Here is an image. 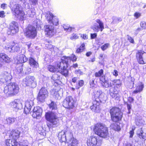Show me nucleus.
Masks as SVG:
<instances>
[{"label":"nucleus","mask_w":146,"mask_h":146,"mask_svg":"<svg viewBox=\"0 0 146 146\" xmlns=\"http://www.w3.org/2000/svg\"><path fill=\"white\" fill-rule=\"evenodd\" d=\"M16 120V118L14 117H8L6 118V123L8 125H10L14 122Z\"/></svg>","instance_id":"nucleus-34"},{"label":"nucleus","mask_w":146,"mask_h":146,"mask_svg":"<svg viewBox=\"0 0 146 146\" xmlns=\"http://www.w3.org/2000/svg\"><path fill=\"white\" fill-rule=\"evenodd\" d=\"M18 142L15 139H6L5 141V146H17Z\"/></svg>","instance_id":"nucleus-26"},{"label":"nucleus","mask_w":146,"mask_h":146,"mask_svg":"<svg viewBox=\"0 0 146 146\" xmlns=\"http://www.w3.org/2000/svg\"><path fill=\"white\" fill-rule=\"evenodd\" d=\"M60 78L59 76L56 74H54L52 77V79L54 81L58 80Z\"/></svg>","instance_id":"nucleus-46"},{"label":"nucleus","mask_w":146,"mask_h":146,"mask_svg":"<svg viewBox=\"0 0 146 146\" xmlns=\"http://www.w3.org/2000/svg\"><path fill=\"white\" fill-rule=\"evenodd\" d=\"M91 28L95 32H102L104 29V23L100 19H97L93 22Z\"/></svg>","instance_id":"nucleus-6"},{"label":"nucleus","mask_w":146,"mask_h":146,"mask_svg":"<svg viewBox=\"0 0 146 146\" xmlns=\"http://www.w3.org/2000/svg\"><path fill=\"white\" fill-rule=\"evenodd\" d=\"M46 98V97L45 96L38 94L37 97V100L38 102H43L44 101V100Z\"/></svg>","instance_id":"nucleus-39"},{"label":"nucleus","mask_w":146,"mask_h":146,"mask_svg":"<svg viewBox=\"0 0 146 146\" xmlns=\"http://www.w3.org/2000/svg\"><path fill=\"white\" fill-rule=\"evenodd\" d=\"M26 5H27V7H25V8H27L29 9V10L27 11V14L29 17H33L35 15L36 13L35 9L34 8H31L30 9H29V4L28 3H26ZM26 6V5H25Z\"/></svg>","instance_id":"nucleus-27"},{"label":"nucleus","mask_w":146,"mask_h":146,"mask_svg":"<svg viewBox=\"0 0 146 146\" xmlns=\"http://www.w3.org/2000/svg\"><path fill=\"white\" fill-rule=\"evenodd\" d=\"M42 112V110L40 107H35L32 112V116L34 118H37L41 116Z\"/></svg>","instance_id":"nucleus-22"},{"label":"nucleus","mask_w":146,"mask_h":146,"mask_svg":"<svg viewBox=\"0 0 146 146\" xmlns=\"http://www.w3.org/2000/svg\"><path fill=\"white\" fill-rule=\"evenodd\" d=\"M78 38V36L76 34H72L70 37V39L71 40H74Z\"/></svg>","instance_id":"nucleus-51"},{"label":"nucleus","mask_w":146,"mask_h":146,"mask_svg":"<svg viewBox=\"0 0 146 146\" xmlns=\"http://www.w3.org/2000/svg\"><path fill=\"white\" fill-rule=\"evenodd\" d=\"M94 80H92L90 82V85L91 88H94L95 87L96 85L94 84Z\"/></svg>","instance_id":"nucleus-59"},{"label":"nucleus","mask_w":146,"mask_h":146,"mask_svg":"<svg viewBox=\"0 0 146 146\" xmlns=\"http://www.w3.org/2000/svg\"><path fill=\"white\" fill-rule=\"evenodd\" d=\"M125 104H126L127 105V108L128 110L129 111V113H130V110L131 109V105L130 103H128L127 102H126Z\"/></svg>","instance_id":"nucleus-57"},{"label":"nucleus","mask_w":146,"mask_h":146,"mask_svg":"<svg viewBox=\"0 0 146 146\" xmlns=\"http://www.w3.org/2000/svg\"><path fill=\"white\" fill-rule=\"evenodd\" d=\"M64 30L68 32H70L74 30V28L70 27L69 25H64L63 26Z\"/></svg>","instance_id":"nucleus-41"},{"label":"nucleus","mask_w":146,"mask_h":146,"mask_svg":"<svg viewBox=\"0 0 146 146\" xmlns=\"http://www.w3.org/2000/svg\"><path fill=\"white\" fill-rule=\"evenodd\" d=\"M14 47L13 46H7L5 47L6 49L9 52H13Z\"/></svg>","instance_id":"nucleus-50"},{"label":"nucleus","mask_w":146,"mask_h":146,"mask_svg":"<svg viewBox=\"0 0 146 146\" xmlns=\"http://www.w3.org/2000/svg\"><path fill=\"white\" fill-rule=\"evenodd\" d=\"M15 62L17 64L22 63L26 62L28 60L27 58L23 54L17 55L14 58Z\"/></svg>","instance_id":"nucleus-20"},{"label":"nucleus","mask_w":146,"mask_h":146,"mask_svg":"<svg viewBox=\"0 0 146 146\" xmlns=\"http://www.w3.org/2000/svg\"><path fill=\"white\" fill-rule=\"evenodd\" d=\"M48 69L49 70L52 72H58V68L55 67L53 66L49 65L48 66Z\"/></svg>","instance_id":"nucleus-37"},{"label":"nucleus","mask_w":146,"mask_h":146,"mask_svg":"<svg viewBox=\"0 0 146 146\" xmlns=\"http://www.w3.org/2000/svg\"><path fill=\"white\" fill-rule=\"evenodd\" d=\"M120 123L118 122L111 124L110 127L111 128L115 131H119L121 128L119 125Z\"/></svg>","instance_id":"nucleus-31"},{"label":"nucleus","mask_w":146,"mask_h":146,"mask_svg":"<svg viewBox=\"0 0 146 146\" xmlns=\"http://www.w3.org/2000/svg\"><path fill=\"white\" fill-rule=\"evenodd\" d=\"M68 61L66 59L65 60H62L60 62H58L57 64V68L59 72L62 75L65 76L68 75V71L67 69Z\"/></svg>","instance_id":"nucleus-4"},{"label":"nucleus","mask_w":146,"mask_h":146,"mask_svg":"<svg viewBox=\"0 0 146 146\" xmlns=\"http://www.w3.org/2000/svg\"><path fill=\"white\" fill-rule=\"evenodd\" d=\"M65 134L66 136V141L67 142H68V141L73 138L72 134L69 131H66Z\"/></svg>","instance_id":"nucleus-38"},{"label":"nucleus","mask_w":146,"mask_h":146,"mask_svg":"<svg viewBox=\"0 0 146 146\" xmlns=\"http://www.w3.org/2000/svg\"><path fill=\"white\" fill-rule=\"evenodd\" d=\"M19 146H28V143L27 141H24L20 142L19 144Z\"/></svg>","instance_id":"nucleus-54"},{"label":"nucleus","mask_w":146,"mask_h":146,"mask_svg":"<svg viewBox=\"0 0 146 146\" xmlns=\"http://www.w3.org/2000/svg\"><path fill=\"white\" fill-rule=\"evenodd\" d=\"M112 73L113 75L115 76H117L118 75V72L116 70H114Z\"/></svg>","instance_id":"nucleus-61"},{"label":"nucleus","mask_w":146,"mask_h":146,"mask_svg":"<svg viewBox=\"0 0 146 146\" xmlns=\"http://www.w3.org/2000/svg\"><path fill=\"white\" fill-rule=\"evenodd\" d=\"M110 92L111 96L113 98L116 100L119 99L121 96L118 91L115 88H111L110 90Z\"/></svg>","instance_id":"nucleus-19"},{"label":"nucleus","mask_w":146,"mask_h":146,"mask_svg":"<svg viewBox=\"0 0 146 146\" xmlns=\"http://www.w3.org/2000/svg\"><path fill=\"white\" fill-rule=\"evenodd\" d=\"M97 36V34L96 33H91L90 34L91 38L92 39L96 38Z\"/></svg>","instance_id":"nucleus-58"},{"label":"nucleus","mask_w":146,"mask_h":146,"mask_svg":"<svg viewBox=\"0 0 146 146\" xmlns=\"http://www.w3.org/2000/svg\"><path fill=\"white\" fill-rule=\"evenodd\" d=\"M56 114L53 111L46 113L45 115V117L47 121L52 124H56L58 122V119Z\"/></svg>","instance_id":"nucleus-8"},{"label":"nucleus","mask_w":146,"mask_h":146,"mask_svg":"<svg viewBox=\"0 0 146 146\" xmlns=\"http://www.w3.org/2000/svg\"><path fill=\"white\" fill-rule=\"evenodd\" d=\"M13 47H14L13 52H17L20 49V48L19 46H13Z\"/></svg>","instance_id":"nucleus-60"},{"label":"nucleus","mask_w":146,"mask_h":146,"mask_svg":"<svg viewBox=\"0 0 146 146\" xmlns=\"http://www.w3.org/2000/svg\"><path fill=\"white\" fill-rule=\"evenodd\" d=\"M29 62L31 66L36 68L38 66V63L34 59L32 58H30L29 60Z\"/></svg>","instance_id":"nucleus-32"},{"label":"nucleus","mask_w":146,"mask_h":146,"mask_svg":"<svg viewBox=\"0 0 146 146\" xmlns=\"http://www.w3.org/2000/svg\"><path fill=\"white\" fill-rule=\"evenodd\" d=\"M51 93L54 98L57 100H60L62 96L63 90L62 89L58 90L56 89H53L51 90Z\"/></svg>","instance_id":"nucleus-18"},{"label":"nucleus","mask_w":146,"mask_h":146,"mask_svg":"<svg viewBox=\"0 0 146 146\" xmlns=\"http://www.w3.org/2000/svg\"><path fill=\"white\" fill-rule=\"evenodd\" d=\"M5 16V13L4 11H2L0 12V17L2 18L4 17Z\"/></svg>","instance_id":"nucleus-63"},{"label":"nucleus","mask_w":146,"mask_h":146,"mask_svg":"<svg viewBox=\"0 0 146 146\" xmlns=\"http://www.w3.org/2000/svg\"><path fill=\"white\" fill-rule=\"evenodd\" d=\"M98 44L99 45H100L104 43V41L101 39H99L98 40Z\"/></svg>","instance_id":"nucleus-62"},{"label":"nucleus","mask_w":146,"mask_h":146,"mask_svg":"<svg viewBox=\"0 0 146 146\" xmlns=\"http://www.w3.org/2000/svg\"><path fill=\"white\" fill-rule=\"evenodd\" d=\"M94 131L96 134L103 138H106L108 134V128L100 123H98L94 125Z\"/></svg>","instance_id":"nucleus-1"},{"label":"nucleus","mask_w":146,"mask_h":146,"mask_svg":"<svg viewBox=\"0 0 146 146\" xmlns=\"http://www.w3.org/2000/svg\"><path fill=\"white\" fill-rule=\"evenodd\" d=\"M69 146H76L78 144L77 140L74 138L67 142Z\"/></svg>","instance_id":"nucleus-35"},{"label":"nucleus","mask_w":146,"mask_h":146,"mask_svg":"<svg viewBox=\"0 0 146 146\" xmlns=\"http://www.w3.org/2000/svg\"><path fill=\"white\" fill-rule=\"evenodd\" d=\"M38 0H29V3L31 5L35 6L38 4Z\"/></svg>","instance_id":"nucleus-47"},{"label":"nucleus","mask_w":146,"mask_h":146,"mask_svg":"<svg viewBox=\"0 0 146 146\" xmlns=\"http://www.w3.org/2000/svg\"><path fill=\"white\" fill-rule=\"evenodd\" d=\"M18 30V26L17 22L13 21L10 25L7 33L8 35H12L16 33Z\"/></svg>","instance_id":"nucleus-15"},{"label":"nucleus","mask_w":146,"mask_h":146,"mask_svg":"<svg viewBox=\"0 0 146 146\" xmlns=\"http://www.w3.org/2000/svg\"><path fill=\"white\" fill-rule=\"evenodd\" d=\"M25 33L26 36L27 37L34 38L36 35V29L34 27L29 25L25 29Z\"/></svg>","instance_id":"nucleus-7"},{"label":"nucleus","mask_w":146,"mask_h":146,"mask_svg":"<svg viewBox=\"0 0 146 146\" xmlns=\"http://www.w3.org/2000/svg\"><path fill=\"white\" fill-rule=\"evenodd\" d=\"M19 88L17 84L10 83L4 88V92L7 95L11 96L17 94L19 92Z\"/></svg>","instance_id":"nucleus-2"},{"label":"nucleus","mask_w":146,"mask_h":146,"mask_svg":"<svg viewBox=\"0 0 146 146\" xmlns=\"http://www.w3.org/2000/svg\"><path fill=\"white\" fill-rule=\"evenodd\" d=\"M33 101L31 100H28L25 102V106L24 108V112L27 114L30 112L31 107L33 105Z\"/></svg>","instance_id":"nucleus-21"},{"label":"nucleus","mask_w":146,"mask_h":146,"mask_svg":"<svg viewBox=\"0 0 146 146\" xmlns=\"http://www.w3.org/2000/svg\"><path fill=\"white\" fill-rule=\"evenodd\" d=\"M127 38L128 40L129 41V42L131 43H133L134 41L133 39L130 36H129V35H127Z\"/></svg>","instance_id":"nucleus-56"},{"label":"nucleus","mask_w":146,"mask_h":146,"mask_svg":"<svg viewBox=\"0 0 146 146\" xmlns=\"http://www.w3.org/2000/svg\"><path fill=\"white\" fill-rule=\"evenodd\" d=\"M58 138L62 142H65L66 141V136L65 132L62 131L58 134Z\"/></svg>","instance_id":"nucleus-30"},{"label":"nucleus","mask_w":146,"mask_h":146,"mask_svg":"<svg viewBox=\"0 0 146 146\" xmlns=\"http://www.w3.org/2000/svg\"><path fill=\"white\" fill-rule=\"evenodd\" d=\"M103 74V70L102 69L100 70L98 72H96L95 74V76L96 77H101Z\"/></svg>","instance_id":"nucleus-43"},{"label":"nucleus","mask_w":146,"mask_h":146,"mask_svg":"<svg viewBox=\"0 0 146 146\" xmlns=\"http://www.w3.org/2000/svg\"><path fill=\"white\" fill-rule=\"evenodd\" d=\"M12 76L10 73L5 72L0 75V83H4L10 81Z\"/></svg>","instance_id":"nucleus-14"},{"label":"nucleus","mask_w":146,"mask_h":146,"mask_svg":"<svg viewBox=\"0 0 146 146\" xmlns=\"http://www.w3.org/2000/svg\"><path fill=\"white\" fill-rule=\"evenodd\" d=\"M136 58L138 62L141 64L146 63V52L141 50H139L136 53Z\"/></svg>","instance_id":"nucleus-11"},{"label":"nucleus","mask_w":146,"mask_h":146,"mask_svg":"<svg viewBox=\"0 0 146 146\" xmlns=\"http://www.w3.org/2000/svg\"><path fill=\"white\" fill-rule=\"evenodd\" d=\"M39 94L47 97L48 96V93L47 90L45 88H42L40 90Z\"/></svg>","instance_id":"nucleus-36"},{"label":"nucleus","mask_w":146,"mask_h":146,"mask_svg":"<svg viewBox=\"0 0 146 146\" xmlns=\"http://www.w3.org/2000/svg\"><path fill=\"white\" fill-rule=\"evenodd\" d=\"M140 26L142 29H146V23L144 21H142L141 22Z\"/></svg>","instance_id":"nucleus-53"},{"label":"nucleus","mask_w":146,"mask_h":146,"mask_svg":"<svg viewBox=\"0 0 146 146\" xmlns=\"http://www.w3.org/2000/svg\"><path fill=\"white\" fill-rule=\"evenodd\" d=\"M136 123L138 125H140L143 124V120L141 117H137L135 119Z\"/></svg>","instance_id":"nucleus-42"},{"label":"nucleus","mask_w":146,"mask_h":146,"mask_svg":"<svg viewBox=\"0 0 146 146\" xmlns=\"http://www.w3.org/2000/svg\"><path fill=\"white\" fill-rule=\"evenodd\" d=\"M100 79L102 85L106 88L111 87L113 84V83H111L109 80H106L104 76L101 77Z\"/></svg>","instance_id":"nucleus-23"},{"label":"nucleus","mask_w":146,"mask_h":146,"mask_svg":"<svg viewBox=\"0 0 146 146\" xmlns=\"http://www.w3.org/2000/svg\"><path fill=\"white\" fill-rule=\"evenodd\" d=\"M122 19L120 17H115L113 19V21L114 22L121 21Z\"/></svg>","instance_id":"nucleus-55"},{"label":"nucleus","mask_w":146,"mask_h":146,"mask_svg":"<svg viewBox=\"0 0 146 146\" xmlns=\"http://www.w3.org/2000/svg\"><path fill=\"white\" fill-rule=\"evenodd\" d=\"M91 142L92 146H101L102 143V140L99 137L94 136L91 137Z\"/></svg>","instance_id":"nucleus-16"},{"label":"nucleus","mask_w":146,"mask_h":146,"mask_svg":"<svg viewBox=\"0 0 146 146\" xmlns=\"http://www.w3.org/2000/svg\"><path fill=\"white\" fill-rule=\"evenodd\" d=\"M143 88V84L142 83H141L139 86H137L136 90L133 91V93L134 94H137L138 92H140L142 90Z\"/></svg>","instance_id":"nucleus-33"},{"label":"nucleus","mask_w":146,"mask_h":146,"mask_svg":"<svg viewBox=\"0 0 146 146\" xmlns=\"http://www.w3.org/2000/svg\"><path fill=\"white\" fill-rule=\"evenodd\" d=\"M75 73L77 74H82V72L80 70H78L75 71Z\"/></svg>","instance_id":"nucleus-64"},{"label":"nucleus","mask_w":146,"mask_h":146,"mask_svg":"<svg viewBox=\"0 0 146 146\" xmlns=\"http://www.w3.org/2000/svg\"><path fill=\"white\" fill-rule=\"evenodd\" d=\"M45 17L49 23H52L53 25L57 26L58 24V19L56 17H53V15L50 12H48L45 14Z\"/></svg>","instance_id":"nucleus-13"},{"label":"nucleus","mask_w":146,"mask_h":146,"mask_svg":"<svg viewBox=\"0 0 146 146\" xmlns=\"http://www.w3.org/2000/svg\"><path fill=\"white\" fill-rule=\"evenodd\" d=\"M110 113L111 114V119L113 121L117 122L121 120L123 113L118 108H113L110 109Z\"/></svg>","instance_id":"nucleus-3"},{"label":"nucleus","mask_w":146,"mask_h":146,"mask_svg":"<svg viewBox=\"0 0 146 146\" xmlns=\"http://www.w3.org/2000/svg\"><path fill=\"white\" fill-rule=\"evenodd\" d=\"M20 132L17 130H13L10 133L9 136L10 138L13 139H16L18 138L19 136Z\"/></svg>","instance_id":"nucleus-25"},{"label":"nucleus","mask_w":146,"mask_h":146,"mask_svg":"<svg viewBox=\"0 0 146 146\" xmlns=\"http://www.w3.org/2000/svg\"><path fill=\"white\" fill-rule=\"evenodd\" d=\"M102 93V91L100 90H99L94 93V97L96 100L99 98V97Z\"/></svg>","instance_id":"nucleus-44"},{"label":"nucleus","mask_w":146,"mask_h":146,"mask_svg":"<svg viewBox=\"0 0 146 146\" xmlns=\"http://www.w3.org/2000/svg\"><path fill=\"white\" fill-rule=\"evenodd\" d=\"M44 30L45 35L47 37H51L56 34V30L54 27L51 25H45L44 27Z\"/></svg>","instance_id":"nucleus-9"},{"label":"nucleus","mask_w":146,"mask_h":146,"mask_svg":"<svg viewBox=\"0 0 146 146\" xmlns=\"http://www.w3.org/2000/svg\"><path fill=\"white\" fill-rule=\"evenodd\" d=\"M137 134L140 138L146 139V128L143 131L142 130V129H139L137 131Z\"/></svg>","instance_id":"nucleus-28"},{"label":"nucleus","mask_w":146,"mask_h":146,"mask_svg":"<svg viewBox=\"0 0 146 146\" xmlns=\"http://www.w3.org/2000/svg\"><path fill=\"white\" fill-rule=\"evenodd\" d=\"M0 60L4 61L7 63L11 61L10 58L7 55L3 53H0Z\"/></svg>","instance_id":"nucleus-29"},{"label":"nucleus","mask_w":146,"mask_h":146,"mask_svg":"<svg viewBox=\"0 0 146 146\" xmlns=\"http://www.w3.org/2000/svg\"><path fill=\"white\" fill-rule=\"evenodd\" d=\"M101 102H102V101L106 100V97L105 95L103 93H102L101 94L100 96L99 97V98H98Z\"/></svg>","instance_id":"nucleus-45"},{"label":"nucleus","mask_w":146,"mask_h":146,"mask_svg":"<svg viewBox=\"0 0 146 146\" xmlns=\"http://www.w3.org/2000/svg\"><path fill=\"white\" fill-rule=\"evenodd\" d=\"M49 107L50 109L52 110H56L57 109V105L56 103L52 102L49 105Z\"/></svg>","instance_id":"nucleus-40"},{"label":"nucleus","mask_w":146,"mask_h":146,"mask_svg":"<svg viewBox=\"0 0 146 146\" xmlns=\"http://www.w3.org/2000/svg\"><path fill=\"white\" fill-rule=\"evenodd\" d=\"M100 104L97 100H96L93 102V105L90 106V108L93 111L98 113L100 111Z\"/></svg>","instance_id":"nucleus-24"},{"label":"nucleus","mask_w":146,"mask_h":146,"mask_svg":"<svg viewBox=\"0 0 146 146\" xmlns=\"http://www.w3.org/2000/svg\"><path fill=\"white\" fill-rule=\"evenodd\" d=\"M23 101L19 99L15 100L11 103L12 107L15 109V111L22 108V103Z\"/></svg>","instance_id":"nucleus-17"},{"label":"nucleus","mask_w":146,"mask_h":146,"mask_svg":"<svg viewBox=\"0 0 146 146\" xmlns=\"http://www.w3.org/2000/svg\"><path fill=\"white\" fill-rule=\"evenodd\" d=\"M84 84V81L83 80H80L79 81L78 85L79 86H77L76 87V89H78L80 87H81Z\"/></svg>","instance_id":"nucleus-52"},{"label":"nucleus","mask_w":146,"mask_h":146,"mask_svg":"<svg viewBox=\"0 0 146 146\" xmlns=\"http://www.w3.org/2000/svg\"><path fill=\"white\" fill-rule=\"evenodd\" d=\"M84 46H80V47L77 49L76 52L77 53H80L83 51L85 49Z\"/></svg>","instance_id":"nucleus-49"},{"label":"nucleus","mask_w":146,"mask_h":146,"mask_svg":"<svg viewBox=\"0 0 146 146\" xmlns=\"http://www.w3.org/2000/svg\"><path fill=\"white\" fill-rule=\"evenodd\" d=\"M66 60L69 59L72 60L73 61H76V60L77 58L76 56L74 54H72V56L71 57H67L66 58Z\"/></svg>","instance_id":"nucleus-48"},{"label":"nucleus","mask_w":146,"mask_h":146,"mask_svg":"<svg viewBox=\"0 0 146 146\" xmlns=\"http://www.w3.org/2000/svg\"><path fill=\"white\" fill-rule=\"evenodd\" d=\"M23 83L26 86L31 88H35L36 85V80L33 76H28L23 79Z\"/></svg>","instance_id":"nucleus-5"},{"label":"nucleus","mask_w":146,"mask_h":146,"mask_svg":"<svg viewBox=\"0 0 146 146\" xmlns=\"http://www.w3.org/2000/svg\"><path fill=\"white\" fill-rule=\"evenodd\" d=\"M12 11L15 14L16 16L17 17H23L24 14L22 11L21 6L19 4H16L14 5L12 8Z\"/></svg>","instance_id":"nucleus-12"},{"label":"nucleus","mask_w":146,"mask_h":146,"mask_svg":"<svg viewBox=\"0 0 146 146\" xmlns=\"http://www.w3.org/2000/svg\"><path fill=\"white\" fill-rule=\"evenodd\" d=\"M75 101L72 97L68 96L63 101V105L64 107L68 109L73 108L74 107Z\"/></svg>","instance_id":"nucleus-10"}]
</instances>
